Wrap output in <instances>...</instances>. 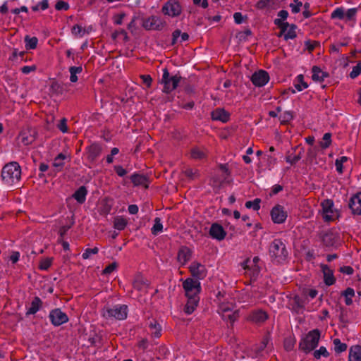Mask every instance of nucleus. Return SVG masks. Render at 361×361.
<instances>
[{
	"instance_id": "obj_1",
	"label": "nucleus",
	"mask_w": 361,
	"mask_h": 361,
	"mask_svg": "<svg viewBox=\"0 0 361 361\" xmlns=\"http://www.w3.org/2000/svg\"><path fill=\"white\" fill-rule=\"evenodd\" d=\"M269 255L275 264H283L288 258V251L281 239H274L269 245Z\"/></svg>"
},
{
	"instance_id": "obj_2",
	"label": "nucleus",
	"mask_w": 361,
	"mask_h": 361,
	"mask_svg": "<svg viewBox=\"0 0 361 361\" xmlns=\"http://www.w3.org/2000/svg\"><path fill=\"white\" fill-rule=\"evenodd\" d=\"M20 177L21 168L18 163L12 161L3 167L1 178L6 184L9 185L16 184L20 181Z\"/></svg>"
},
{
	"instance_id": "obj_3",
	"label": "nucleus",
	"mask_w": 361,
	"mask_h": 361,
	"mask_svg": "<svg viewBox=\"0 0 361 361\" xmlns=\"http://www.w3.org/2000/svg\"><path fill=\"white\" fill-rule=\"evenodd\" d=\"M321 332L319 329L309 331L299 343V349L305 353H309L314 350L319 344Z\"/></svg>"
},
{
	"instance_id": "obj_4",
	"label": "nucleus",
	"mask_w": 361,
	"mask_h": 361,
	"mask_svg": "<svg viewBox=\"0 0 361 361\" xmlns=\"http://www.w3.org/2000/svg\"><path fill=\"white\" fill-rule=\"evenodd\" d=\"M181 77L178 75L171 76L167 68L163 70V75L161 80V83L164 85L163 92L169 94L178 87Z\"/></svg>"
},
{
	"instance_id": "obj_5",
	"label": "nucleus",
	"mask_w": 361,
	"mask_h": 361,
	"mask_svg": "<svg viewBox=\"0 0 361 361\" xmlns=\"http://www.w3.org/2000/svg\"><path fill=\"white\" fill-rule=\"evenodd\" d=\"M166 25V21L157 16H151L142 19V26L147 30H161Z\"/></svg>"
},
{
	"instance_id": "obj_6",
	"label": "nucleus",
	"mask_w": 361,
	"mask_h": 361,
	"mask_svg": "<svg viewBox=\"0 0 361 361\" xmlns=\"http://www.w3.org/2000/svg\"><path fill=\"white\" fill-rule=\"evenodd\" d=\"M103 315L107 319H125L128 315V306L126 305H117L111 308H106L104 311Z\"/></svg>"
},
{
	"instance_id": "obj_7",
	"label": "nucleus",
	"mask_w": 361,
	"mask_h": 361,
	"mask_svg": "<svg viewBox=\"0 0 361 361\" xmlns=\"http://www.w3.org/2000/svg\"><path fill=\"white\" fill-rule=\"evenodd\" d=\"M183 288L187 298L199 296L201 291L200 282L192 278H188L183 281Z\"/></svg>"
},
{
	"instance_id": "obj_8",
	"label": "nucleus",
	"mask_w": 361,
	"mask_h": 361,
	"mask_svg": "<svg viewBox=\"0 0 361 361\" xmlns=\"http://www.w3.org/2000/svg\"><path fill=\"white\" fill-rule=\"evenodd\" d=\"M323 211V219L325 221L329 222L336 220L338 216V212L334 209V202L331 200H325L322 202Z\"/></svg>"
},
{
	"instance_id": "obj_9",
	"label": "nucleus",
	"mask_w": 361,
	"mask_h": 361,
	"mask_svg": "<svg viewBox=\"0 0 361 361\" xmlns=\"http://www.w3.org/2000/svg\"><path fill=\"white\" fill-rule=\"evenodd\" d=\"M161 11L170 17L178 16L182 12V7L176 0H169L162 6Z\"/></svg>"
},
{
	"instance_id": "obj_10",
	"label": "nucleus",
	"mask_w": 361,
	"mask_h": 361,
	"mask_svg": "<svg viewBox=\"0 0 361 361\" xmlns=\"http://www.w3.org/2000/svg\"><path fill=\"white\" fill-rule=\"evenodd\" d=\"M49 318L54 326H59L68 322V315L59 308L52 310L49 312Z\"/></svg>"
},
{
	"instance_id": "obj_11",
	"label": "nucleus",
	"mask_w": 361,
	"mask_h": 361,
	"mask_svg": "<svg viewBox=\"0 0 361 361\" xmlns=\"http://www.w3.org/2000/svg\"><path fill=\"white\" fill-rule=\"evenodd\" d=\"M287 212L281 205L274 206L271 211V219L275 224H282L287 218Z\"/></svg>"
},
{
	"instance_id": "obj_12",
	"label": "nucleus",
	"mask_w": 361,
	"mask_h": 361,
	"mask_svg": "<svg viewBox=\"0 0 361 361\" xmlns=\"http://www.w3.org/2000/svg\"><path fill=\"white\" fill-rule=\"evenodd\" d=\"M269 80L268 73L264 70L255 72L251 76V81L256 87H263Z\"/></svg>"
},
{
	"instance_id": "obj_13",
	"label": "nucleus",
	"mask_w": 361,
	"mask_h": 361,
	"mask_svg": "<svg viewBox=\"0 0 361 361\" xmlns=\"http://www.w3.org/2000/svg\"><path fill=\"white\" fill-rule=\"evenodd\" d=\"M259 260L260 259L257 256L255 257L252 261H250V259L247 258L241 263V267L245 270L250 271L252 272V275L255 276L258 275L260 271V267L258 265Z\"/></svg>"
},
{
	"instance_id": "obj_14",
	"label": "nucleus",
	"mask_w": 361,
	"mask_h": 361,
	"mask_svg": "<svg viewBox=\"0 0 361 361\" xmlns=\"http://www.w3.org/2000/svg\"><path fill=\"white\" fill-rule=\"evenodd\" d=\"M189 269L192 276L196 278V280L203 279L207 276V269L200 262H193Z\"/></svg>"
},
{
	"instance_id": "obj_15",
	"label": "nucleus",
	"mask_w": 361,
	"mask_h": 361,
	"mask_svg": "<svg viewBox=\"0 0 361 361\" xmlns=\"http://www.w3.org/2000/svg\"><path fill=\"white\" fill-rule=\"evenodd\" d=\"M247 319L255 323H263L268 319V314L262 310H255L250 313Z\"/></svg>"
},
{
	"instance_id": "obj_16",
	"label": "nucleus",
	"mask_w": 361,
	"mask_h": 361,
	"mask_svg": "<svg viewBox=\"0 0 361 361\" xmlns=\"http://www.w3.org/2000/svg\"><path fill=\"white\" fill-rule=\"evenodd\" d=\"M102 152V147L99 144H92L87 148V159L93 163Z\"/></svg>"
},
{
	"instance_id": "obj_17",
	"label": "nucleus",
	"mask_w": 361,
	"mask_h": 361,
	"mask_svg": "<svg viewBox=\"0 0 361 361\" xmlns=\"http://www.w3.org/2000/svg\"><path fill=\"white\" fill-rule=\"evenodd\" d=\"M349 207L353 214L361 215V192L353 195L349 202Z\"/></svg>"
},
{
	"instance_id": "obj_18",
	"label": "nucleus",
	"mask_w": 361,
	"mask_h": 361,
	"mask_svg": "<svg viewBox=\"0 0 361 361\" xmlns=\"http://www.w3.org/2000/svg\"><path fill=\"white\" fill-rule=\"evenodd\" d=\"M209 235L214 239L222 240L225 238L226 233L221 225L214 223L211 226Z\"/></svg>"
},
{
	"instance_id": "obj_19",
	"label": "nucleus",
	"mask_w": 361,
	"mask_h": 361,
	"mask_svg": "<svg viewBox=\"0 0 361 361\" xmlns=\"http://www.w3.org/2000/svg\"><path fill=\"white\" fill-rule=\"evenodd\" d=\"M192 252L186 246L181 247L178 252L177 259L182 265H185L191 258Z\"/></svg>"
},
{
	"instance_id": "obj_20",
	"label": "nucleus",
	"mask_w": 361,
	"mask_h": 361,
	"mask_svg": "<svg viewBox=\"0 0 361 361\" xmlns=\"http://www.w3.org/2000/svg\"><path fill=\"white\" fill-rule=\"evenodd\" d=\"M321 238L324 245L332 247L337 241V235L331 231H328L322 235Z\"/></svg>"
},
{
	"instance_id": "obj_21",
	"label": "nucleus",
	"mask_w": 361,
	"mask_h": 361,
	"mask_svg": "<svg viewBox=\"0 0 361 361\" xmlns=\"http://www.w3.org/2000/svg\"><path fill=\"white\" fill-rule=\"evenodd\" d=\"M211 116L214 121L226 123L229 120L230 114L224 109L217 108L212 112Z\"/></svg>"
},
{
	"instance_id": "obj_22",
	"label": "nucleus",
	"mask_w": 361,
	"mask_h": 361,
	"mask_svg": "<svg viewBox=\"0 0 361 361\" xmlns=\"http://www.w3.org/2000/svg\"><path fill=\"white\" fill-rule=\"evenodd\" d=\"M255 6L260 10L276 9L279 7V0H259Z\"/></svg>"
},
{
	"instance_id": "obj_23",
	"label": "nucleus",
	"mask_w": 361,
	"mask_h": 361,
	"mask_svg": "<svg viewBox=\"0 0 361 361\" xmlns=\"http://www.w3.org/2000/svg\"><path fill=\"white\" fill-rule=\"evenodd\" d=\"M321 267L324 274V280L326 285H333L336 281L333 271L326 264H322Z\"/></svg>"
},
{
	"instance_id": "obj_24",
	"label": "nucleus",
	"mask_w": 361,
	"mask_h": 361,
	"mask_svg": "<svg viewBox=\"0 0 361 361\" xmlns=\"http://www.w3.org/2000/svg\"><path fill=\"white\" fill-rule=\"evenodd\" d=\"M200 300L199 296L188 298L187 303L184 307V312L187 314H192L197 307Z\"/></svg>"
},
{
	"instance_id": "obj_25",
	"label": "nucleus",
	"mask_w": 361,
	"mask_h": 361,
	"mask_svg": "<svg viewBox=\"0 0 361 361\" xmlns=\"http://www.w3.org/2000/svg\"><path fill=\"white\" fill-rule=\"evenodd\" d=\"M312 71V78L314 81L316 82H322L326 78H328L329 75L327 72L322 71L321 68L318 66H313Z\"/></svg>"
},
{
	"instance_id": "obj_26",
	"label": "nucleus",
	"mask_w": 361,
	"mask_h": 361,
	"mask_svg": "<svg viewBox=\"0 0 361 361\" xmlns=\"http://www.w3.org/2000/svg\"><path fill=\"white\" fill-rule=\"evenodd\" d=\"M349 361H361V346L359 345L351 346L349 350Z\"/></svg>"
},
{
	"instance_id": "obj_27",
	"label": "nucleus",
	"mask_w": 361,
	"mask_h": 361,
	"mask_svg": "<svg viewBox=\"0 0 361 361\" xmlns=\"http://www.w3.org/2000/svg\"><path fill=\"white\" fill-rule=\"evenodd\" d=\"M149 284L147 281L144 280L141 276H137L133 281V286L138 291L146 293L147 291Z\"/></svg>"
},
{
	"instance_id": "obj_28",
	"label": "nucleus",
	"mask_w": 361,
	"mask_h": 361,
	"mask_svg": "<svg viewBox=\"0 0 361 361\" xmlns=\"http://www.w3.org/2000/svg\"><path fill=\"white\" fill-rule=\"evenodd\" d=\"M130 180L135 186L145 185L147 187L148 178L145 175L134 173L130 176Z\"/></svg>"
},
{
	"instance_id": "obj_29",
	"label": "nucleus",
	"mask_w": 361,
	"mask_h": 361,
	"mask_svg": "<svg viewBox=\"0 0 361 361\" xmlns=\"http://www.w3.org/2000/svg\"><path fill=\"white\" fill-rule=\"evenodd\" d=\"M87 190L85 186H80L73 195V197L80 204L85 202Z\"/></svg>"
},
{
	"instance_id": "obj_30",
	"label": "nucleus",
	"mask_w": 361,
	"mask_h": 361,
	"mask_svg": "<svg viewBox=\"0 0 361 361\" xmlns=\"http://www.w3.org/2000/svg\"><path fill=\"white\" fill-rule=\"evenodd\" d=\"M148 326L152 335L158 338L161 335V327L160 324L155 320L151 319L148 322Z\"/></svg>"
},
{
	"instance_id": "obj_31",
	"label": "nucleus",
	"mask_w": 361,
	"mask_h": 361,
	"mask_svg": "<svg viewBox=\"0 0 361 361\" xmlns=\"http://www.w3.org/2000/svg\"><path fill=\"white\" fill-rule=\"evenodd\" d=\"M207 157V152L204 149L197 147H193L190 150V157L194 159H203Z\"/></svg>"
},
{
	"instance_id": "obj_32",
	"label": "nucleus",
	"mask_w": 361,
	"mask_h": 361,
	"mask_svg": "<svg viewBox=\"0 0 361 361\" xmlns=\"http://www.w3.org/2000/svg\"><path fill=\"white\" fill-rule=\"evenodd\" d=\"M222 319L231 324L233 326V323L238 319L239 312L238 310H235L233 312H222L220 313Z\"/></svg>"
},
{
	"instance_id": "obj_33",
	"label": "nucleus",
	"mask_w": 361,
	"mask_h": 361,
	"mask_svg": "<svg viewBox=\"0 0 361 361\" xmlns=\"http://www.w3.org/2000/svg\"><path fill=\"white\" fill-rule=\"evenodd\" d=\"M180 37V42L187 41L189 39V35L186 32H181L180 30H176L172 33V44H175L178 42V38Z\"/></svg>"
},
{
	"instance_id": "obj_34",
	"label": "nucleus",
	"mask_w": 361,
	"mask_h": 361,
	"mask_svg": "<svg viewBox=\"0 0 361 361\" xmlns=\"http://www.w3.org/2000/svg\"><path fill=\"white\" fill-rule=\"evenodd\" d=\"M42 304V300L39 298L35 297L31 302L30 307H29L27 314H35L40 308Z\"/></svg>"
},
{
	"instance_id": "obj_35",
	"label": "nucleus",
	"mask_w": 361,
	"mask_h": 361,
	"mask_svg": "<svg viewBox=\"0 0 361 361\" xmlns=\"http://www.w3.org/2000/svg\"><path fill=\"white\" fill-rule=\"evenodd\" d=\"M341 295L345 298V303L346 305L350 306L353 304V297L355 296V290L352 288H347L341 293Z\"/></svg>"
},
{
	"instance_id": "obj_36",
	"label": "nucleus",
	"mask_w": 361,
	"mask_h": 361,
	"mask_svg": "<svg viewBox=\"0 0 361 361\" xmlns=\"http://www.w3.org/2000/svg\"><path fill=\"white\" fill-rule=\"evenodd\" d=\"M294 87L298 92L307 88L308 85L304 81L303 75L300 74L297 76L294 82Z\"/></svg>"
},
{
	"instance_id": "obj_37",
	"label": "nucleus",
	"mask_w": 361,
	"mask_h": 361,
	"mask_svg": "<svg viewBox=\"0 0 361 361\" xmlns=\"http://www.w3.org/2000/svg\"><path fill=\"white\" fill-rule=\"evenodd\" d=\"M25 43L26 49H34L37 47L38 43V39L36 37H30L29 35H26L24 39Z\"/></svg>"
},
{
	"instance_id": "obj_38",
	"label": "nucleus",
	"mask_w": 361,
	"mask_h": 361,
	"mask_svg": "<svg viewBox=\"0 0 361 361\" xmlns=\"http://www.w3.org/2000/svg\"><path fill=\"white\" fill-rule=\"evenodd\" d=\"M82 71V66H71L69 68L70 80L72 82H76L78 80L77 75Z\"/></svg>"
},
{
	"instance_id": "obj_39",
	"label": "nucleus",
	"mask_w": 361,
	"mask_h": 361,
	"mask_svg": "<svg viewBox=\"0 0 361 361\" xmlns=\"http://www.w3.org/2000/svg\"><path fill=\"white\" fill-rule=\"evenodd\" d=\"M236 307L233 302H222L219 305V313L222 312H233L235 310H237Z\"/></svg>"
},
{
	"instance_id": "obj_40",
	"label": "nucleus",
	"mask_w": 361,
	"mask_h": 361,
	"mask_svg": "<svg viewBox=\"0 0 361 361\" xmlns=\"http://www.w3.org/2000/svg\"><path fill=\"white\" fill-rule=\"evenodd\" d=\"M274 23L281 29V32L279 35V37L283 35L290 26V25L288 22H283L279 18H276Z\"/></svg>"
},
{
	"instance_id": "obj_41",
	"label": "nucleus",
	"mask_w": 361,
	"mask_h": 361,
	"mask_svg": "<svg viewBox=\"0 0 361 361\" xmlns=\"http://www.w3.org/2000/svg\"><path fill=\"white\" fill-rule=\"evenodd\" d=\"M66 158V155L63 153H60L58 156L54 159L53 166L55 167L58 171H61L64 166V159Z\"/></svg>"
},
{
	"instance_id": "obj_42",
	"label": "nucleus",
	"mask_w": 361,
	"mask_h": 361,
	"mask_svg": "<svg viewBox=\"0 0 361 361\" xmlns=\"http://www.w3.org/2000/svg\"><path fill=\"white\" fill-rule=\"evenodd\" d=\"M154 224L151 229V231L153 235H157L158 233L162 231L163 225L159 217H156L154 220Z\"/></svg>"
},
{
	"instance_id": "obj_43",
	"label": "nucleus",
	"mask_w": 361,
	"mask_h": 361,
	"mask_svg": "<svg viewBox=\"0 0 361 361\" xmlns=\"http://www.w3.org/2000/svg\"><path fill=\"white\" fill-rule=\"evenodd\" d=\"M334 345V350L336 353H341L347 350V344L341 343L340 339L335 338L333 341Z\"/></svg>"
},
{
	"instance_id": "obj_44",
	"label": "nucleus",
	"mask_w": 361,
	"mask_h": 361,
	"mask_svg": "<svg viewBox=\"0 0 361 361\" xmlns=\"http://www.w3.org/2000/svg\"><path fill=\"white\" fill-rule=\"evenodd\" d=\"M331 144V134L326 133L323 135L322 140L319 142V145L322 149L328 148Z\"/></svg>"
},
{
	"instance_id": "obj_45",
	"label": "nucleus",
	"mask_w": 361,
	"mask_h": 361,
	"mask_svg": "<svg viewBox=\"0 0 361 361\" xmlns=\"http://www.w3.org/2000/svg\"><path fill=\"white\" fill-rule=\"evenodd\" d=\"M127 220L122 217H116L114 220V228L117 230H123L127 225Z\"/></svg>"
},
{
	"instance_id": "obj_46",
	"label": "nucleus",
	"mask_w": 361,
	"mask_h": 361,
	"mask_svg": "<svg viewBox=\"0 0 361 361\" xmlns=\"http://www.w3.org/2000/svg\"><path fill=\"white\" fill-rule=\"evenodd\" d=\"M313 356L315 359H320L322 356L327 357L329 356V353L324 346H321L319 349L313 352Z\"/></svg>"
},
{
	"instance_id": "obj_47",
	"label": "nucleus",
	"mask_w": 361,
	"mask_h": 361,
	"mask_svg": "<svg viewBox=\"0 0 361 361\" xmlns=\"http://www.w3.org/2000/svg\"><path fill=\"white\" fill-rule=\"evenodd\" d=\"M296 25L294 24L290 25V27L287 30L286 33L283 35L285 40L293 39L296 37Z\"/></svg>"
},
{
	"instance_id": "obj_48",
	"label": "nucleus",
	"mask_w": 361,
	"mask_h": 361,
	"mask_svg": "<svg viewBox=\"0 0 361 361\" xmlns=\"http://www.w3.org/2000/svg\"><path fill=\"white\" fill-rule=\"evenodd\" d=\"M261 200L255 199L253 201H247L245 202V207L248 209L252 208L255 211H258L260 208Z\"/></svg>"
},
{
	"instance_id": "obj_49",
	"label": "nucleus",
	"mask_w": 361,
	"mask_h": 361,
	"mask_svg": "<svg viewBox=\"0 0 361 361\" xmlns=\"http://www.w3.org/2000/svg\"><path fill=\"white\" fill-rule=\"evenodd\" d=\"M183 173L191 180H194L199 176L198 170L190 168L185 169Z\"/></svg>"
},
{
	"instance_id": "obj_50",
	"label": "nucleus",
	"mask_w": 361,
	"mask_h": 361,
	"mask_svg": "<svg viewBox=\"0 0 361 361\" xmlns=\"http://www.w3.org/2000/svg\"><path fill=\"white\" fill-rule=\"evenodd\" d=\"M345 17V12L343 8H336L331 14V18L332 19H339L342 20Z\"/></svg>"
},
{
	"instance_id": "obj_51",
	"label": "nucleus",
	"mask_w": 361,
	"mask_h": 361,
	"mask_svg": "<svg viewBox=\"0 0 361 361\" xmlns=\"http://www.w3.org/2000/svg\"><path fill=\"white\" fill-rule=\"evenodd\" d=\"M99 252V248L94 247V248H87L85 250L84 252L82 255V257L84 259H89L92 255H96Z\"/></svg>"
},
{
	"instance_id": "obj_52",
	"label": "nucleus",
	"mask_w": 361,
	"mask_h": 361,
	"mask_svg": "<svg viewBox=\"0 0 361 361\" xmlns=\"http://www.w3.org/2000/svg\"><path fill=\"white\" fill-rule=\"evenodd\" d=\"M72 34L76 37H82L85 34V30L79 25H75L72 27Z\"/></svg>"
},
{
	"instance_id": "obj_53",
	"label": "nucleus",
	"mask_w": 361,
	"mask_h": 361,
	"mask_svg": "<svg viewBox=\"0 0 361 361\" xmlns=\"http://www.w3.org/2000/svg\"><path fill=\"white\" fill-rule=\"evenodd\" d=\"M281 123H286L293 118V112L290 111H285L280 117Z\"/></svg>"
},
{
	"instance_id": "obj_54",
	"label": "nucleus",
	"mask_w": 361,
	"mask_h": 361,
	"mask_svg": "<svg viewBox=\"0 0 361 361\" xmlns=\"http://www.w3.org/2000/svg\"><path fill=\"white\" fill-rule=\"evenodd\" d=\"M361 73V61L358 62L355 66L353 68L350 73V77L353 79L357 78Z\"/></svg>"
},
{
	"instance_id": "obj_55",
	"label": "nucleus",
	"mask_w": 361,
	"mask_h": 361,
	"mask_svg": "<svg viewBox=\"0 0 361 361\" xmlns=\"http://www.w3.org/2000/svg\"><path fill=\"white\" fill-rule=\"evenodd\" d=\"M302 152L300 151L297 155H288L286 158V162L290 164L291 165L296 164L301 159Z\"/></svg>"
},
{
	"instance_id": "obj_56",
	"label": "nucleus",
	"mask_w": 361,
	"mask_h": 361,
	"mask_svg": "<svg viewBox=\"0 0 361 361\" xmlns=\"http://www.w3.org/2000/svg\"><path fill=\"white\" fill-rule=\"evenodd\" d=\"M51 90L56 93V94H62L63 92V87L61 84H59L58 82L54 81L51 83L50 87Z\"/></svg>"
},
{
	"instance_id": "obj_57",
	"label": "nucleus",
	"mask_w": 361,
	"mask_h": 361,
	"mask_svg": "<svg viewBox=\"0 0 361 361\" xmlns=\"http://www.w3.org/2000/svg\"><path fill=\"white\" fill-rule=\"evenodd\" d=\"M52 258H46L42 259L39 264V269L42 270H47L51 265Z\"/></svg>"
},
{
	"instance_id": "obj_58",
	"label": "nucleus",
	"mask_w": 361,
	"mask_h": 361,
	"mask_svg": "<svg viewBox=\"0 0 361 361\" xmlns=\"http://www.w3.org/2000/svg\"><path fill=\"white\" fill-rule=\"evenodd\" d=\"M118 267V264L116 262H113L108 266L106 267V268L102 271L103 274H110L114 271Z\"/></svg>"
},
{
	"instance_id": "obj_59",
	"label": "nucleus",
	"mask_w": 361,
	"mask_h": 361,
	"mask_svg": "<svg viewBox=\"0 0 361 361\" xmlns=\"http://www.w3.org/2000/svg\"><path fill=\"white\" fill-rule=\"evenodd\" d=\"M20 136H21V142L25 145H28L32 143V142L35 140L34 137L29 136V135H26V133H22L20 135Z\"/></svg>"
},
{
	"instance_id": "obj_60",
	"label": "nucleus",
	"mask_w": 361,
	"mask_h": 361,
	"mask_svg": "<svg viewBox=\"0 0 361 361\" xmlns=\"http://www.w3.org/2000/svg\"><path fill=\"white\" fill-rule=\"evenodd\" d=\"M55 8L58 11L65 10L67 11L69 8V5L67 2L63 1H58L55 5Z\"/></svg>"
},
{
	"instance_id": "obj_61",
	"label": "nucleus",
	"mask_w": 361,
	"mask_h": 361,
	"mask_svg": "<svg viewBox=\"0 0 361 361\" xmlns=\"http://www.w3.org/2000/svg\"><path fill=\"white\" fill-rule=\"evenodd\" d=\"M356 13V8H350L347 11L346 13H345V16L346 17L347 20H350L355 18Z\"/></svg>"
},
{
	"instance_id": "obj_62",
	"label": "nucleus",
	"mask_w": 361,
	"mask_h": 361,
	"mask_svg": "<svg viewBox=\"0 0 361 361\" xmlns=\"http://www.w3.org/2000/svg\"><path fill=\"white\" fill-rule=\"evenodd\" d=\"M143 83H145L147 87H149L152 85V79L149 75H142L140 76Z\"/></svg>"
},
{
	"instance_id": "obj_63",
	"label": "nucleus",
	"mask_w": 361,
	"mask_h": 361,
	"mask_svg": "<svg viewBox=\"0 0 361 361\" xmlns=\"http://www.w3.org/2000/svg\"><path fill=\"white\" fill-rule=\"evenodd\" d=\"M58 128L63 133H66L68 131L66 118H63L60 121V123L58 124Z\"/></svg>"
},
{
	"instance_id": "obj_64",
	"label": "nucleus",
	"mask_w": 361,
	"mask_h": 361,
	"mask_svg": "<svg viewBox=\"0 0 361 361\" xmlns=\"http://www.w3.org/2000/svg\"><path fill=\"white\" fill-rule=\"evenodd\" d=\"M234 21L237 24H241L243 21L244 16L240 12H236L233 14Z\"/></svg>"
}]
</instances>
